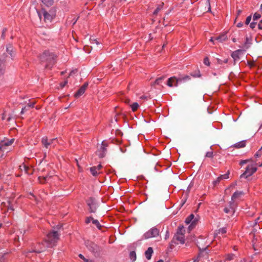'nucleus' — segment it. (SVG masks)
<instances>
[{"mask_svg": "<svg viewBox=\"0 0 262 262\" xmlns=\"http://www.w3.org/2000/svg\"><path fill=\"white\" fill-rule=\"evenodd\" d=\"M59 239V233L57 231L54 230L50 231L47 235L45 238V243L46 247L43 248H36L35 251L37 252H42L48 248H52L56 245L57 242Z\"/></svg>", "mask_w": 262, "mask_h": 262, "instance_id": "f257e3e1", "label": "nucleus"}, {"mask_svg": "<svg viewBox=\"0 0 262 262\" xmlns=\"http://www.w3.org/2000/svg\"><path fill=\"white\" fill-rule=\"evenodd\" d=\"M39 58L41 62H47L46 68H51L55 63L56 56L49 51H45Z\"/></svg>", "mask_w": 262, "mask_h": 262, "instance_id": "f03ea898", "label": "nucleus"}, {"mask_svg": "<svg viewBox=\"0 0 262 262\" xmlns=\"http://www.w3.org/2000/svg\"><path fill=\"white\" fill-rule=\"evenodd\" d=\"M185 232V230L183 226H179L177 230V233L174 235L173 240L176 244H178L176 243L175 241L179 242L180 244H183L185 243L184 239V234Z\"/></svg>", "mask_w": 262, "mask_h": 262, "instance_id": "7ed1b4c3", "label": "nucleus"}, {"mask_svg": "<svg viewBox=\"0 0 262 262\" xmlns=\"http://www.w3.org/2000/svg\"><path fill=\"white\" fill-rule=\"evenodd\" d=\"M38 15L40 19H41L42 16H43L44 21L46 23H50L55 16L54 12H48L44 10L41 12H38Z\"/></svg>", "mask_w": 262, "mask_h": 262, "instance_id": "20e7f679", "label": "nucleus"}, {"mask_svg": "<svg viewBox=\"0 0 262 262\" xmlns=\"http://www.w3.org/2000/svg\"><path fill=\"white\" fill-rule=\"evenodd\" d=\"M159 235V230L156 227H153L145 232L143 235V238L147 239L152 237H156Z\"/></svg>", "mask_w": 262, "mask_h": 262, "instance_id": "39448f33", "label": "nucleus"}, {"mask_svg": "<svg viewBox=\"0 0 262 262\" xmlns=\"http://www.w3.org/2000/svg\"><path fill=\"white\" fill-rule=\"evenodd\" d=\"M85 245L88 249L93 253H98L100 251L99 247L92 241H85Z\"/></svg>", "mask_w": 262, "mask_h": 262, "instance_id": "423d86ee", "label": "nucleus"}, {"mask_svg": "<svg viewBox=\"0 0 262 262\" xmlns=\"http://www.w3.org/2000/svg\"><path fill=\"white\" fill-rule=\"evenodd\" d=\"M56 139H51L48 140L47 137H44L41 139L42 144L46 148H49L52 146H54L56 144Z\"/></svg>", "mask_w": 262, "mask_h": 262, "instance_id": "0eeeda50", "label": "nucleus"}, {"mask_svg": "<svg viewBox=\"0 0 262 262\" xmlns=\"http://www.w3.org/2000/svg\"><path fill=\"white\" fill-rule=\"evenodd\" d=\"M257 170V168L253 167L252 165H248L244 173H243L241 177H244L247 178L248 177L251 176Z\"/></svg>", "mask_w": 262, "mask_h": 262, "instance_id": "6e6552de", "label": "nucleus"}, {"mask_svg": "<svg viewBox=\"0 0 262 262\" xmlns=\"http://www.w3.org/2000/svg\"><path fill=\"white\" fill-rule=\"evenodd\" d=\"M107 144L103 141L100 148L97 151V154L100 158H102L105 157L107 151Z\"/></svg>", "mask_w": 262, "mask_h": 262, "instance_id": "1a4fd4ad", "label": "nucleus"}, {"mask_svg": "<svg viewBox=\"0 0 262 262\" xmlns=\"http://www.w3.org/2000/svg\"><path fill=\"white\" fill-rule=\"evenodd\" d=\"M87 205L89 207L90 211L91 212L94 213L96 212L97 205L94 198H90L87 201Z\"/></svg>", "mask_w": 262, "mask_h": 262, "instance_id": "9d476101", "label": "nucleus"}, {"mask_svg": "<svg viewBox=\"0 0 262 262\" xmlns=\"http://www.w3.org/2000/svg\"><path fill=\"white\" fill-rule=\"evenodd\" d=\"M244 51L242 49L237 50L232 52L231 57L234 60V64H235L236 61H238L241 59V56L243 55Z\"/></svg>", "mask_w": 262, "mask_h": 262, "instance_id": "9b49d317", "label": "nucleus"}, {"mask_svg": "<svg viewBox=\"0 0 262 262\" xmlns=\"http://www.w3.org/2000/svg\"><path fill=\"white\" fill-rule=\"evenodd\" d=\"M194 215L193 214H190L188 217L186 219L185 223L189 224L191 223V225L189 226V229L190 230L195 226L197 220L194 219Z\"/></svg>", "mask_w": 262, "mask_h": 262, "instance_id": "f8f14e48", "label": "nucleus"}, {"mask_svg": "<svg viewBox=\"0 0 262 262\" xmlns=\"http://www.w3.org/2000/svg\"><path fill=\"white\" fill-rule=\"evenodd\" d=\"M181 81L182 79L180 78L177 79L175 77H170L167 80V85L169 87L177 86L178 83Z\"/></svg>", "mask_w": 262, "mask_h": 262, "instance_id": "ddd939ff", "label": "nucleus"}, {"mask_svg": "<svg viewBox=\"0 0 262 262\" xmlns=\"http://www.w3.org/2000/svg\"><path fill=\"white\" fill-rule=\"evenodd\" d=\"M14 141V139H11L9 141L7 140H2L0 142V150L2 149L4 146H8L11 145Z\"/></svg>", "mask_w": 262, "mask_h": 262, "instance_id": "4468645a", "label": "nucleus"}, {"mask_svg": "<svg viewBox=\"0 0 262 262\" xmlns=\"http://www.w3.org/2000/svg\"><path fill=\"white\" fill-rule=\"evenodd\" d=\"M251 40L248 37L246 36V40L244 42L243 46L242 47H240L241 48H242L243 49H242L244 51H245L247 49H248L251 45Z\"/></svg>", "mask_w": 262, "mask_h": 262, "instance_id": "2eb2a0df", "label": "nucleus"}, {"mask_svg": "<svg viewBox=\"0 0 262 262\" xmlns=\"http://www.w3.org/2000/svg\"><path fill=\"white\" fill-rule=\"evenodd\" d=\"M45 247H46V244H45V242L43 243H39V244H38L37 245H36L34 247V248H33V249H32V251H28L26 256H29V254L30 253L32 252H35V253H39L40 252H37L35 251L36 248H39V249H40L41 248H43Z\"/></svg>", "mask_w": 262, "mask_h": 262, "instance_id": "dca6fc26", "label": "nucleus"}, {"mask_svg": "<svg viewBox=\"0 0 262 262\" xmlns=\"http://www.w3.org/2000/svg\"><path fill=\"white\" fill-rule=\"evenodd\" d=\"M8 205L7 206L6 203L5 202H3L1 204L2 209L3 210L4 208L5 207H7V211H13L14 210V208L13 207L12 205L11 204V202L10 201L8 202Z\"/></svg>", "mask_w": 262, "mask_h": 262, "instance_id": "f3484780", "label": "nucleus"}, {"mask_svg": "<svg viewBox=\"0 0 262 262\" xmlns=\"http://www.w3.org/2000/svg\"><path fill=\"white\" fill-rule=\"evenodd\" d=\"M153 252L154 251L152 248L151 247H149L145 252L146 258L148 260L150 259Z\"/></svg>", "mask_w": 262, "mask_h": 262, "instance_id": "a211bd4d", "label": "nucleus"}, {"mask_svg": "<svg viewBox=\"0 0 262 262\" xmlns=\"http://www.w3.org/2000/svg\"><path fill=\"white\" fill-rule=\"evenodd\" d=\"M227 39V36L226 33L222 34L218 37H215V40L220 42H222Z\"/></svg>", "mask_w": 262, "mask_h": 262, "instance_id": "6ab92c4d", "label": "nucleus"}, {"mask_svg": "<svg viewBox=\"0 0 262 262\" xmlns=\"http://www.w3.org/2000/svg\"><path fill=\"white\" fill-rule=\"evenodd\" d=\"M244 193L243 191H235L231 197L232 201H235L236 199L241 197L242 195H243Z\"/></svg>", "mask_w": 262, "mask_h": 262, "instance_id": "aec40b11", "label": "nucleus"}, {"mask_svg": "<svg viewBox=\"0 0 262 262\" xmlns=\"http://www.w3.org/2000/svg\"><path fill=\"white\" fill-rule=\"evenodd\" d=\"M6 51L7 53L11 56V58L14 56L13 52V47L11 45H8L6 47Z\"/></svg>", "mask_w": 262, "mask_h": 262, "instance_id": "412c9836", "label": "nucleus"}, {"mask_svg": "<svg viewBox=\"0 0 262 262\" xmlns=\"http://www.w3.org/2000/svg\"><path fill=\"white\" fill-rule=\"evenodd\" d=\"M8 56L6 55L5 53H3L2 54H0V64L4 63L6 61L8 60Z\"/></svg>", "mask_w": 262, "mask_h": 262, "instance_id": "4be33fe9", "label": "nucleus"}, {"mask_svg": "<svg viewBox=\"0 0 262 262\" xmlns=\"http://www.w3.org/2000/svg\"><path fill=\"white\" fill-rule=\"evenodd\" d=\"M246 146V141L245 140L240 141L238 143H236L234 145V146L236 148H242Z\"/></svg>", "mask_w": 262, "mask_h": 262, "instance_id": "5701e85b", "label": "nucleus"}, {"mask_svg": "<svg viewBox=\"0 0 262 262\" xmlns=\"http://www.w3.org/2000/svg\"><path fill=\"white\" fill-rule=\"evenodd\" d=\"M235 201H232L229 203V207L231 209L232 213L235 212V209L236 206V204L234 202Z\"/></svg>", "mask_w": 262, "mask_h": 262, "instance_id": "b1692460", "label": "nucleus"}, {"mask_svg": "<svg viewBox=\"0 0 262 262\" xmlns=\"http://www.w3.org/2000/svg\"><path fill=\"white\" fill-rule=\"evenodd\" d=\"M85 90L81 87L78 90V91L75 94L74 96L75 97H78L81 96L85 92Z\"/></svg>", "mask_w": 262, "mask_h": 262, "instance_id": "393cba45", "label": "nucleus"}, {"mask_svg": "<svg viewBox=\"0 0 262 262\" xmlns=\"http://www.w3.org/2000/svg\"><path fill=\"white\" fill-rule=\"evenodd\" d=\"M90 171L92 175L95 177H96L99 173V172H98V171L97 170V168H95V166L91 167Z\"/></svg>", "mask_w": 262, "mask_h": 262, "instance_id": "a878e982", "label": "nucleus"}, {"mask_svg": "<svg viewBox=\"0 0 262 262\" xmlns=\"http://www.w3.org/2000/svg\"><path fill=\"white\" fill-rule=\"evenodd\" d=\"M41 2L45 5L49 7L53 4L54 0H41Z\"/></svg>", "mask_w": 262, "mask_h": 262, "instance_id": "bb28decb", "label": "nucleus"}, {"mask_svg": "<svg viewBox=\"0 0 262 262\" xmlns=\"http://www.w3.org/2000/svg\"><path fill=\"white\" fill-rule=\"evenodd\" d=\"M129 258L132 260V262H134L136 260V253L135 251H133L130 252Z\"/></svg>", "mask_w": 262, "mask_h": 262, "instance_id": "cd10ccee", "label": "nucleus"}, {"mask_svg": "<svg viewBox=\"0 0 262 262\" xmlns=\"http://www.w3.org/2000/svg\"><path fill=\"white\" fill-rule=\"evenodd\" d=\"M163 5H164V3H162L161 4L159 5L157 8H156V9L154 11L153 14L154 15H157L158 12L161 10H162V9L163 8Z\"/></svg>", "mask_w": 262, "mask_h": 262, "instance_id": "c85d7f7f", "label": "nucleus"}, {"mask_svg": "<svg viewBox=\"0 0 262 262\" xmlns=\"http://www.w3.org/2000/svg\"><path fill=\"white\" fill-rule=\"evenodd\" d=\"M19 168L21 171L24 170L26 173H29L28 170H29L30 168L28 166H27L26 165L22 164L21 165H20Z\"/></svg>", "mask_w": 262, "mask_h": 262, "instance_id": "c756f323", "label": "nucleus"}, {"mask_svg": "<svg viewBox=\"0 0 262 262\" xmlns=\"http://www.w3.org/2000/svg\"><path fill=\"white\" fill-rule=\"evenodd\" d=\"M132 110L133 112L136 111L138 108L139 107V105L137 102H135L133 104H132L131 105Z\"/></svg>", "mask_w": 262, "mask_h": 262, "instance_id": "7c9ffc66", "label": "nucleus"}, {"mask_svg": "<svg viewBox=\"0 0 262 262\" xmlns=\"http://www.w3.org/2000/svg\"><path fill=\"white\" fill-rule=\"evenodd\" d=\"M230 174V171L228 170L227 172L225 174H222L220 176V178L221 180L223 179H227L229 178V175Z\"/></svg>", "mask_w": 262, "mask_h": 262, "instance_id": "2f4dec72", "label": "nucleus"}, {"mask_svg": "<svg viewBox=\"0 0 262 262\" xmlns=\"http://www.w3.org/2000/svg\"><path fill=\"white\" fill-rule=\"evenodd\" d=\"M164 76H162L157 78L155 82V84H159L164 80Z\"/></svg>", "mask_w": 262, "mask_h": 262, "instance_id": "473e14b6", "label": "nucleus"}, {"mask_svg": "<svg viewBox=\"0 0 262 262\" xmlns=\"http://www.w3.org/2000/svg\"><path fill=\"white\" fill-rule=\"evenodd\" d=\"M234 256L233 254H228L226 256V259L227 260H231L233 259Z\"/></svg>", "mask_w": 262, "mask_h": 262, "instance_id": "72a5a7b5", "label": "nucleus"}, {"mask_svg": "<svg viewBox=\"0 0 262 262\" xmlns=\"http://www.w3.org/2000/svg\"><path fill=\"white\" fill-rule=\"evenodd\" d=\"M92 223L93 224L96 225L97 228H98L99 229H100L101 226L98 220L94 219V220H93Z\"/></svg>", "mask_w": 262, "mask_h": 262, "instance_id": "f704fd0d", "label": "nucleus"}, {"mask_svg": "<svg viewBox=\"0 0 262 262\" xmlns=\"http://www.w3.org/2000/svg\"><path fill=\"white\" fill-rule=\"evenodd\" d=\"M90 41L92 43H95L96 45H99L100 44L99 42L94 38H90Z\"/></svg>", "mask_w": 262, "mask_h": 262, "instance_id": "c9c22d12", "label": "nucleus"}, {"mask_svg": "<svg viewBox=\"0 0 262 262\" xmlns=\"http://www.w3.org/2000/svg\"><path fill=\"white\" fill-rule=\"evenodd\" d=\"M6 254H0V262H6Z\"/></svg>", "mask_w": 262, "mask_h": 262, "instance_id": "e433bc0d", "label": "nucleus"}, {"mask_svg": "<svg viewBox=\"0 0 262 262\" xmlns=\"http://www.w3.org/2000/svg\"><path fill=\"white\" fill-rule=\"evenodd\" d=\"M261 17L260 15L259 14L255 13L253 17V20H256L258 19H259Z\"/></svg>", "mask_w": 262, "mask_h": 262, "instance_id": "4c0bfd02", "label": "nucleus"}, {"mask_svg": "<svg viewBox=\"0 0 262 262\" xmlns=\"http://www.w3.org/2000/svg\"><path fill=\"white\" fill-rule=\"evenodd\" d=\"M213 156V154L212 151H208L206 154L205 157L207 158H212Z\"/></svg>", "mask_w": 262, "mask_h": 262, "instance_id": "58836bf2", "label": "nucleus"}, {"mask_svg": "<svg viewBox=\"0 0 262 262\" xmlns=\"http://www.w3.org/2000/svg\"><path fill=\"white\" fill-rule=\"evenodd\" d=\"M93 220H94V219L91 217V216H90V217H88L86 220H85V223L86 224H89L90 223L91 221L93 222Z\"/></svg>", "mask_w": 262, "mask_h": 262, "instance_id": "ea45409f", "label": "nucleus"}, {"mask_svg": "<svg viewBox=\"0 0 262 262\" xmlns=\"http://www.w3.org/2000/svg\"><path fill=\"white\" fill-rule=\"evenodd\" d=\"M191 75L193 77H200L201 76V74L199 71H198L197 73H191Z\"/></svg>", "mask_w": 262, "mask_h": 262, "instance_id": "a19ab883", "label": "nucleus"}, {"mask_svg": "<svg viewBox=\"0 0 262 262\" xmlns=\"http://www.w3.org/2000/svg\"><path fill=\"white\" fill-rule=\"evenodd\" d=\"M251 20V16H248L247 18H246V21H245V24L246 25H248L250 21Z\"/></svg>", "mask_w": 262, "mask_h": 262, "instance_id": "79ce46f5", "label": "nucleus"}, {"mask_svg": "<svg viewBox=\"0 0 262 262\" xmlns=\"http://www.w3.org/2000/svg\"><path fill=\"white\" fill-rule=\"evenodd\" d=\"M204 63L206 66L209 65V61L208 57H205L204 59Z\"/></svg>", "mask_w": 262, "mask_h": 262, "instance_id": "37998d69", "label": "nucleus"}, {"mask_svg": "<svg viewBox=\"0 0 262 262\" xmlns=\"http://www.w3.org/2000/svg\"><path fill=\"white\" fill-rule=\"evenodd\" d=\"M35 103V101L32 102H29V103H28L27 104V105L26 106H27V107H33Z\"/></svg>", "mask_w": 262, "mask_h": 262, "instance_id": "c03bdc74", "label": "nucleus"}, {"mask_svg": "<svg viewBox=\"0 0 262 262\" xmlns=\"http://www.w3.org/2000/svg\"><path fill=\"white\" fill-rule=\"evenodd\" d=\"M227 230L226 228H222L219 230V233H221L222 234H224L226 233Z\"/></svg>", "mask_w": 262, "mask_h": 262, "instance_id": "a18cd8bd", "label": "nucleus"}, {"mask_svg": "<svg viewBox=\"0 0 262 262\" xmlns=\"http://www.w3.org/2000/svg\"><path fill=\"white\" fill-rule=\"evenodd\" d=\"M221 180V179H220V177H218L215 181L213 182V185H215L217 184L220 182Z\"/></svg>", "mask_w": 262, "mask_h": 262, "instance_id": "49530a36", "label": "nucleus"}, {"mask_svg": "<svg viewBox=\"0 0 262 262\" xmlns=\"http://www.w3.org/2000/svg\"><path fill=\"white\" fill-rule=\"evenodd\" d=\"M224 211L226 213H229L230 212H232V211H231V209L230 208V207L229 208L225 207L224 209Z\"/></svg>", "mask_w": 262, "mask_h": 262, "instance_id": "de8ad7c7", "label": "nucleus"}, {"mask_svg": "<svg viewBox=\"0 0 262 262\" xmlns=\"http://www.w3.org/2000/svg\"><path fill=\"white\" fill-rule=\"evenodd\" d=\"M79 257L83 259L85 262H88L89 261V260L86 258H85L84 256L83 255H82L81 254H80L78 255Z\"/></svg>", "mask_w": 262, "mask_h": 262, "instance_id": "09e8293b", "label": "nucleus"}, {"mask_svg": "<svg viewBox=\"0 0 262 262\" xmlns=\"http://www.w3.org/2000/svg\"><path fill=\"white\" fill-rule=\"evenodd\" d=\"M256 25V23H255V22H252L250 24V27L251 28V29H254L255 26Z\"/></svg>", "mask_w": 262, "mask_h": 262, "instance_id": "8fccbe9b", "label": "nucleus"}, {"mask_svg": "<svg viewBox=\"0 0 262 262\" xmlns=\"http://www.w3.org/2000/svg\"><path fill=\"white\" fill-rule=\"evenodd\" d=\"M262 154V152L261 151H260L259 150H258V151L257 152H256V153L254 155V156L255 157H260Z\"/></svg>", "mask_w": 262, "mask_h": 262, "instance_id": "3c124183", "label": "nucleus"}, {"mask_svg": "<svg viewBox=\"0 0 262 262\" xmlns=\"http://www.w3.org/2000/svg\"><path fill=\"white\" fill-rule=\"evenodd\" d=\"M250 160H242L240 162V164L243 165L246 163H247L248 161H249Z\"/></svg>", "mask_w": 262, "mask_h": 262, "instance_id": "603ef678", "label": "nucleus"}, {"mask_svg": "<svg viewBox=\"0 0 262 262\" xmlns=\"http://www.w3.org/2000/svg\"><path fill=\"white\" fill-rule=\"evenodd\" d=\"M181 79H182V81H186V80L190 79V77L188 76H185V77H183V78H181Z\"/></svg>", "mask_w": 262, "mask_h": 262, "instance_id": "864d4df0", "label": "nucleus"}, {"mask_svg": "<svg viewBox=\"0 0 262 262\" xmlns=\"http://www.w3.org/2000/svg\"><path fill=\"white\" fill-rule=\"evenodd\" d=\"M27 106H25L24 107V108H23L21 109V114H24L26 111H27Z\"/></svg>", "mask_w": 262, "mask_h": 262, "instance_id": "5fc2aeb1", "label": "nucleus"}, {"mask_svg": "<svg viewBox=\"0 0 262 262\" xmlns=\"http://www.w3.org/2000/svg\"><path fill=\"white\" fill-rule=\"evenodd\" d=\"M88 83H85L82 86L81 88H83V89H84L85 90H86V88L88 87Z\"/></svg>", "mask_w": 262, "mask_h": 262, "instance_id": "6e6d98bb", "label": "nucleus"}, {"mask_svg": "<svg viewBox=\"0 0 262 262\" xmlns=\"http://www.w3.org/2000/svg\"><path fill=\"white\" fill-rule=\"evenodd\" d=\"M258 29H262V20H261L258 25Z\"/></svg>", "mask_w": 262, "mask_h": 262, "instance_id": "4d7b16f0", "label": "nucleus"}, {"mask_svg": "<svg viewBox=\"0 0 262 262\" xmlns=\"http://www.w3.org/2000/svg\"><path fill=\"white\" fill-rule=\"evenodd\" d=\"M102 166L101 164H99V165H98L97 166H95V168H97V170L98 171L100 170L101 168H102Z\"/></svg>", "mask_w": 262, "mask_h": 262, "instance_id": "13d9d810", "label": "nucleus"}, {"mask_svg": "<svg viewBox=\"0 0 262 262\" xmlns=\"http://www.w3.org/2000/svg\"><path fill=\"white\" fill-rule=\"evenodd\" d=\"M243 26V23L242 22H239L237 24V27L238 28H241Z\"/></svg>", "mask_w": 262, "mask_h": 262, "instance_id": "bf43d9fd", "label": "nucleus"}, {"mask_svg": "<svg viewBox=\"0 0 262 262\" xmlns=\"http://www.w3.org/2000/svg\"><path fill=\"white\" fill-rule=\"evenodd\" d=\"M67 83H68V81L67 80L64 81L63 83H61V86L62 88L64 87L66 85V84Z\"/></svg>", "mask_w": 262, "mask_h": 262, "instance_id": "052dcab7", "label": "nucleus"}, {"mask_svg": "<svg viewBox=\"0 0 262 262\" xmlns=\"http://www.w3.org/2000/svg\"><path fill=\"white\" fill-rule=\"evenodd\" d=\"M124 102L126 104H129L130 102V100L128 98H125L124 100Z\"/></svg>", "mask_w": 262, "mask_h": 262, "instance_id": "680f3d73", "label": "nucleus"}, {"mask_svg": "<svg viewBox=\"0 0 262 262\" xmlns=\"http://www.w3.org/2000/svg\"><path fill=\"white\" fill-rule=\"evenodd\" d=\"M6 31V29H3V33H2V37L4 38V37H5V33Z\"/></svg>", "mask_w": 262, "mask_h": 262, "instance_id": "e2e57ef3", "label": "nucleus"}, {"mask_svg": "<svg viewBox=\"0 0 262 262\" xmlns=\"http://www.w3.org/2000/svg\"><path fill=\"white\" fill-rule=\"evenodd\" d=\"M77 72V70H73V71H72L70 73V76H72V74H73V73H76Z\"/></svg>", "mask_w": 262, "mask_h": 262, "instance_id": "0e129e2a", "label": "nucleus"}, {"mask_svg": "<svg viewBox=\"0 0 262 262\" xmlns=\"http://www.w3.org/2000/svg\"><path fill=\"white\" fill-rule=\"evenodd\" d=\"M209 40L210 41L212 42L214 44V41L215 40V38L211 37Z\"/></svg>", "mask_w": 262, "mask_h": 262, "instance_id": "69168bd1", "label": "nucleus"}, {"mask_svg": "<svg viewBox=\"0 0 262 262\" xmlns=\"http://www.w3.org/2000/svg\"><path fill=\"white\" fill-rule=\"evenodd\" d=\"M207 4L209 6V8H208L209 10H210V1H209V0H207Z\"/></svg>", "mask_w": 262, "mask_h": 262, "instance_id": "338daca9", "label": "nucleus"}, {"mask_svg": "<svg viewBox=\"0 0 262 262\" xmlns=\"http://www.w3.org/2000/svg\"><path fill=\"white\" fill-rule=\"evenodd\" d=\"M46 180V178H42L41 180H40V182L43 183Z\"/></svg>", "mask_w": 262, "mask_h": 262, "instance_id": "774afa93", "label": "nucleus"}]
</instances>
